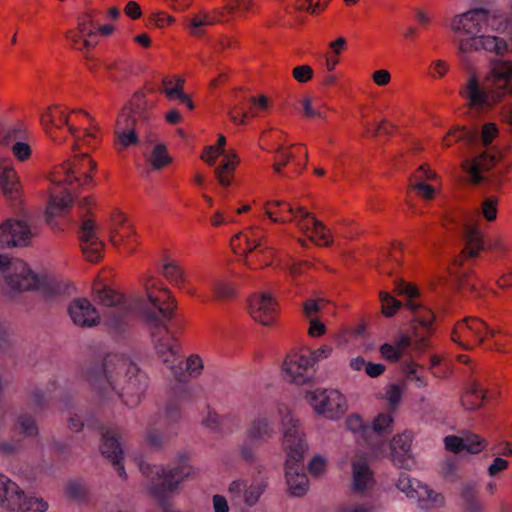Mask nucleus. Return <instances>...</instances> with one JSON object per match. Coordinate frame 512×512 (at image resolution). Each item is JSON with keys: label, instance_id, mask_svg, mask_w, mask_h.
I'll return each instance as SVG.
<instances>
[{"label": "nucleus", "instance_id": "1", "mask_svg": "<svg viewBox=\"0 0 512 512\" xmlns=\"http://www.w3.org/2000/svg\"><path fill=\"white\" fill-rule=\"evenodd\" d=\"M95 297L106 307L102 321L109 334L117 340L128 335L135 310L139 308L151 328L156 354L178 381H185L183 356L180 346L167 323L173 318L176 300L170 291L161 289L155 294L147 288L148 300H131L106 286L94 289Z\"/></svg>", "mask_w": 512, "mask_h": 512}, {"label": "nucleus", "instance_id": "2", "mask_svg": "<svg viewBox=\"0 0 512 512\" xmlns=\"http://www.w3.org/2000/svg\"><path fill=\"white\" fill-rule=\"evenodd\" d=\"M32 232L29 226L20 220L7 219L0 224V249L28 245ZM0 273L4 280L6 293L14 298L25 291L37 290L51 299L62 293V287L48 278H42L33 272L23 260L0 255Z\"/></svg>", "mask_w": 512, "mask_h": 512}, {"label": "nucleus", "instance_id": "3", "mask_svg": "<svg viewBox=\"0 0 512 512\" xmlns=\"http://www.w3.org/2000/svg\"><path fill=\"white\" fill-rule=\"evenodd\" d=\"M85 379L101 401L121 399L128 407L138 405L148 387L146 373L124 355H108L88 368Z\"/></svg>", "mask_w": 512, "mask_h": 512}, {"label": "nucleus", "instance_id": "4", "mask_svg": "<svg viewBox=\"0 0 512 512\" xmlns=\"http://www.w3.org/2000/svg\"><path fill=\"white\" fill-rule=\"evenodd\" d=\"M282 429V447L286 453L285 477L289 492L293 496L304 495L309 487V480L304 472L302 461L308 445L304 439L299 420L295 418L291 409L284 405H278Z\"/></svg>", "mask_w": 512, "mask_h": 512}, {"label": "nucleus", "instance_id": "5", "mask_svg": "<svg viewBox=\"0 0 512 512\" xmlns=\"http://www.w3.org/2000/svg\"><path fill=\"white\" fill-rule=\"evenodd\" d=\"M507 93L512 94V62L500 58L490 61L489 71L482 80L472 75L461 90L468 106L477 111L492 108Z\"/></svg>", "mask_w": 512, "mask_h": 512}, {"label": "nucleus", "instance_id": "6", "mask_svg": "<svg viewBox=\"0 0 512 512\" xmlns=\"http://www.w3.org/2000/svg\"><path fill=\"white\" fill-rule=\"evenodd\" d=\"M395 291L400 295L409 297L407 306L413 313V325L411 327L412 335L403 334L398 338L395 345L385 343L381 346V355L391 362L398 361L409 347H413L414 350L419 352L428 348L429 341L427 336L432 329L435 318L430 309L422 307L412 300L418 294L415 287L404 281H399L396 283Z\"/></svg>", "mask_w": 512, "mask_h": 512}, {"label": "nucleus", "instance_id": "7", "mask_svg": "<svg viewBox=\"0 0 512 512\" xmlns=\"http://www.w3.org/2000/svg\"><path fill=\"white\" fill-rule=\"evenodd\" d=\"M456 140L465 139L470 143L481 144L486 148L485 151L479 153L472 159H466L462 163L463 170L468 174L471 182L479 184L484 180L483 173L490 170L498 161L499 154L494 148L489 147L493 139L498 136V128L495 123L488 122L482 127L480 134L476 131L467 130L465 128L456 130L451 133ZM450 135L443 139L444 146H450Z\"/></svg>", "mask_w": 512, "mask_h": 512}, {"label": "nucleus", "instance_id": "8", "mask_svg": "<svg viewBox=\"0 0 512 512\" xmlns=\"http://www.w3.org/2000/svg\"><path fill=\"white\" fill-rule=\"evenodd\" d=\"M67 421L69 429L74 432H79L84 427L99 429L102 436V443L100 445L102 455L111 462L119 477H126V472L122 464L123 450L120 443L121 430L118 426L112 424L106 426L100 425L98 419L92 413L84 410L70 412Z\"/></svg>", "mask_w": 512, "mask_h": 512}, {"label": "nucleus", "instance_id": "9", "mask_svg": "<svg viewBox=\"0 0 512 512\" xmlns=\"http://www.w3.org/2000/svg\"><path fill=\"white\" fill-rule=\"evenodd\" d=\"M0 507L11 512H46L49 505L43 498L27 497L17 483L0 474Z\"/></svg>", "mask_w": 512, "mask_h": 512}, {"label": "nucleus", "instance_id": "10", "mask_svg": "<svg viewBox=\"0 0 512 512\" xmlns=\"http://www.w3.org/2000/svg\"><path fill=\"white\" fill-rule=\"evenodd\" d=\"M498 329L489 327L482 319L467 317L456 323L452 332V340L465 349L479 344H486L488 337H495Z\"/></svg>", "mask_w": 512, "mask_h": 512}, {"label": "nucleus", "instance_id": "11", "mask_svg": "<svg viewBox=\"0 0 512 512\" xmlns=\"http://www.w3.org/2000/svg\"><path fill=\"white\" fill-rule=\"evenodd\" d=\"M231 3L223 9H215L213 13L206 10H200L187 17L185 20V29L193 37H202L206 33V28L220 22V17L224 11L229 14L236 10L246 11L251 6V0H230Z\"/></svg>", "mask_w": 512, "mask_h": 512}, {"label": "nucleus", "instance_id": "12", "mask_svg": "<svg viewBox=\"0 0 512 512\" xmlns=\"http://www.w3.org/2000/svg\"><path fill=\"white\" fill-rule=\"evenodd\" d=\"M305 399L316 413L328 419L339 418L347 409L345 397L335 389L307 391Z\"/></svg>", "mask_w": 512, "mask_h": 512}, {"label": "nucleus", "instance_id": "13", "mask_svg": "<svg viewBox=\"0 0 512 512\" xmlns=\"http://www.w3.org/2000/svg\"><path fill=\"white\" fill-rule=\"evenodd\" d=\"M489 12L483 8L469 10L456 15L451 21V28L461 36L457 39H470L480 37L485 33L488 25Z\"/></svg>", "mask_w": 512, "mask_h": 512}, {"label": "nucleus", "instance_id": "14", "mask_svg": "<svg viewBox=\"0 0 512 512\" xmlns=\"http://www.w3.org/2000/svg\"><path fill=\"white\" fill-rule=\"evenodd\" d=\"M311 369L312 361L304 350L289 353L282 364L284 379L296 385L306 384L312 379Z\"/></svg>", "mask_w": 512, "mask_h": 512}, {"label": "nucleus", "instance_id": "15", "mask_svg": "<svg viewBox=\"0 0 512 512\" xmlns=\"http://www.w3.org/2000/svg\"><path fill=\"white\" fill-rule=\"evenodd\" d=\"M459 222L462 228L464 247L460 255L455 258L454 265L461 268L464 262L478 257L479 253L485 249V243L482 233L476 225L471 223L468 216H463Z\"/></svg>", "mask_w": 512, "mask_h": 512}, {"label": "nucleus", "instance_id": "16", "mask_svg": "<svg viewBox=\"0 0 512 512\" xmlns=\"http://www.w3.org/2000/svg\"><path fill=\"white\" fill-rule=\"evenodd\" d=\"M287 212L292 215V219L296 225L303 231H311L310 239L318 245L328 246L332 242L329 235L326 233L325 225L312 217L303 207L299 206L296 209L287 205Z\"/></svg>", "mask_w": 512, "mask_h": 512}, {"label": "nucleus", "instance_id": "17", "mask_svg": "<svg viewBox=\"0 0 512 512\" xmlns=\"http://www.w3.org/2000/svg\"><path fill=\"white\" fill-rule=\"evenodd\" d=\"M480 49L487 52H494L497 55H503L507 50V43L502 38L485 35V33H482L480 37L458 40V53L462 61H466V55L468 53Z\"/></svg>", "mask_w": 512, "mask_h": 512}, {"label": "nucleus", "instance_id": "18", "mask_svg": "<svg viewBox=\"0 0 512 512\" xmlns=\"http://www.w3.org/2000/svg\"><path fill=\"white\" fill-rule=\"evenodd\" d=\"M95 168L96 163L89 158L88 154L84 153L76 156L73 161H67L60 166V170L65 176L63 183L78 182L82 186L86 185L92 180L89 171ZM59 183H62V181H59Z\"/></svg>", "mask_w": 512, "mask_h": 512}, {"label": "nucleus", "instance_id": "19", "mask_svg": "<svg viewBox=\"0 0 512 512\" xmlns=\"http://www.w3.org/2000/svg\"><path fill=\"white\" fill-rule=\"evenodd\" d=\"M81 249L90 262H97L102 258L104 243L96 234V224L92 219H85L78 231Z\"/></svg>", "mask_w": 512, "mask_h": 512}, {"label": "nucleus", "instance_id": "20", "mask_svg": "<svg viewBox=\"0 0 512 512\" xmlns=\"http://www.w3.org/2000/svg\"><path fill=\"white\" fill-rule=\"evenodd\" d=\"M72 322L79 327H93L100 323V315L92 303L85 298H76L68 306Z\"/></svg>", "mask_w": 512, "mask_h": 512}, {"label": "nucleus", "instance_id": "21", "mask_svg": "<svg viewBox=\"0 0 512 512\" xmlns=\"http://www.w3.org/2000/svg\"><path fill=\"white\" fill-rule=\"evenodd\" d=\"M411 436L403 433L396 435L390 442V459L392 463L402 469L409 470L414 465L411 453Z\"/></svg>", "mask_w": 512, "mask_h": 512}, {"label": "nucleus", "instance_id": "22", "mask_svg": "<svg viewBox=\"0 0 512 512\" xmlns=\"http://www.w3.org/2000/svg\"><path fill=\"white\" fill-rule=\"evenodd\" d=\"M249 310L255 321L270 325L276 313V302L269 293L263 292L250 299Z\"/></svg>", "mask_w": 512, "mask_h": 512}, {"label": "nucleus", "instance_id": "23", "mask_svg": "<svg viewBox=\"0 0 512 512\" xmlns=\"http://www.w3.org/2000/svg\"><path fill=\"white\" fill-rule=\"evenodd\" d=\"M266 488V482L263 479H256L248 485L245 480L233 481L230 484L229 492L235 497H243V501L248 506L255 505Z\"/></svg>", "mask_w": 512, "mask_h": 512}, {"label": "nucleus", "instance_id": "24", "mask_svg": "<svg viewBox=\"0 0 512 512\" xmlns=\"http://www.w3.org/2000/svg\"><path fill=\"white\" fill-rule=\"evenodd\" d=\"M135 123V118L130 111L124 109L119 114L115 128L117 146L127 148L138 143V137L134 129Z\"/></svg>", "mask_w": 512, "mask_h": 512}, {"label": "nucleus", "instance_id": "25", "mask_svg": "<svg viewBox=\"0 0 512 512\" xmlns=\"http://www.w3.org/2000/svg\"><path fill=\"white\" fill-rule=\"evenodd\" d=\"M276 434L273 420L267 414L257 415L250 423L246 435L248 439L256 444L268 442Z\"/></svg>", "mask_w": 512, "mask_h": 512}, {"label": "nucleus", "instance_id": "26", "mask_svg": "<svg viewBox=\"0 0 512 512\" xmlns=\"http://www.w3.org/2000/svg\"><path fill=\"white\" fill-rule=\"evenodd\" d=\"M57 391L62 396V386L57 379L50 380L45 387L34 386L28 393V405L34 412L42 411Z\"/></svg>", "mask_w": 512, "mask_h": 512}, {"label": "nucleus", "instance_id": "27", "mask_svg": "<svg viewBox=\"0 0 512 512\" xmlns=\"http://www.w3.org/2000/svg\"><path fill=\"white\" fill-rule=\"evenodd\" d=\"M202 424L217 433H231L240 427V419L233 414L220 416L208 407L207 413L202 419Z\"/></svg>", "mask_w": 512, "mask_h": 512}, {"label": "nucleus", "instance_id": "28", "mask_svg": "<svg viewBox=\"0 0 512 512\" xmlns=\"http://www.w3.org/2000/svg\"><path fill=\"white\" fill-rule=\"evenodd\" d=\"M352 478V491L354 493H364L368 491L374 483L372 471L363 459L353 461Z\"/></svg>", "mask_w": 512, "mask_h": 512}, {"label": "nucleus", "instance_id": "29", "mask_svg": "<svg viewBox=\"0 0 512 512\" xmlns=\"http://www.w3.org/2000/svg\"><path fill=\"white\" fill-rule=\"evenodd\" d=\"M41 123L44 126L46 132L52 137V128H61L64 125H68V130L71 135L75 138L77 144H79L82 140L78 136V129L69 125L68 117L64 115L63 111L58 107H54L49 109L46 113L41 116Z\"/></svg>", "mask_w": 512, "mask_h": 512}, {"label": "nucleus", "instance_id": "30", "mask_svg": "<svg viewBox=\"0 0 512 512\" xmlns=\"http://www.w3.org/2000/svg\"><path fill=\"white\" fill-rule=\"evenodd\" d=\"M371 430L369 433L370 437V447L374 451H380L381 448L379 446V441L381 437L388 435L392 432L393 427V418L390 414L381 413L379 414L373 421L372 425H370Z\"/></svg>", "mask_w": 512, "mask_h": 512}, {"label": "nucleus", "instance_id": "31", "mask_svg": "<svg viewBox=\"0 0 512 512\" xmlns=\"http://www.w3.org/2000/svg\"><path fill=\"white\" fill-rule=\"evenodd\" d=\"M184 83L185 81L181 77H176L175 82L170 78H164L161 91L169 100L177 99L188 109L192 110L195 106L190 97L184 93Z\"/></svg>", "mask_w": 512, "mask_h": 512}, {"label": "nucleus", "instance_id": "32", "mask_svg": "<svg viewBox=\"0 0 512 512\" xmlns=\"http://www.w3.org/2000/svg\"><path fill=\"white\" fill-rule=\"evenodd\" d=\"M486 394L487 389L484 387V382L480 379H473L461 398V404L467 410L477 409L482 405Z\"/></svg>", "mask_w": 512, "mask_h": 512}, {"label": "nucleus", "instance_id": "33", "mask_svg": "<svg viewBox=\"0 0 512 512\" xmlns=\"http://www.w3.org/2000/svg\"><path fill=\"white\" fill-rule=\"evenodd\" d=\"M415 493L411 494V499L417 500L419 506L423 509L440 507L444 503V497L431 490L427 485L419 482Z\"/></svg>", "mask_w": 512, "mask_h": 512}, {"label": "nucleus", "instance_id": "34", "mask_svg": "<svg viewBox=\"0 0 512 512\" xmlns=\"http://www.w3.org/2000/svg\"><path fill=\"white\" fill-rule=\"evenodd\" d=\"M0 188L6 198L10 200L18 199L19 181L13 168L6 167L0 172Z\"/></svg>", "mask_w": 512, "mask_h": 512}, {"label": "nucleus", "instance_id": "35", "mask_svg": "<svg viewBox=\"0 0 512 512\" xmlns=\"http://www.w3.org/2000/svg\"><path fill=\"white\" fill-rule=\"evenodd\" d=\"M174 435H176V431H172L165 426H160L157 421L148 427L146 431V441L149 446L160 448Z\"/></svg>", "mask_w": 512, "mask_h": 512}, {"label": "nucleus", "instance_id": "36", "mask_svg": "<svg viewBox=\"0 0 512 512\" xmlns=\"http://www.w3.org/2000/svg\"><path fill=\"white\" fill-rule=\"evenodd\" d=\"M73 201L74 199L69 192H65L62 195L52 196L46 210L47 223L51 224L53 217L66 212L72 206Z\"/></svg>", "mask_w": 512, "mask_h": 512}, {"label": "nucleus", "instance_id": "37", "mask_svg": "<svg viewBox=\"0 0 512 512\" xmlns=\"http://www.w3.org/2000/svg\"><path fill=\"white\" fill-rule=\"evenodd\" d=\"M181 419V408L179 401L176 399H170L164 409L162 415H160L158 422L160 426H165L168 429L174 430V425Z\"/></svg>", "mask_w": 512, "mask_h": 512}, {"label": "nucleus", "instance_id": "38", "mask_svg": "<svg viewBox=\"0 0 512 512\" xmlns=\"http://www.w3.org/2000/svg\"><path fill=\"white\" fill-rule=\"evenodd\" d=\"M238 158L235 154L225 155L221 164L215 169V175L222 186L228 187L231 184L229 175L233 174Z\"/></svg>", "mask_w": 512, "mask_h": 512}, {"label": "nucleus", "instance_id": "39", "mask_svg": "<svg viewBox=\"0 0 512 512\" xmlns=\"http://www.w3.org/2000/svg\"><path fill=\"white\" fill-rule=\"evenodd\" d=\"M461 499L466 512H483V505L477 498L475 485L468 483L461 489Z\"/></svg>", "mask_w": 512, "mask_h": 512}, {"label": "nucleus", "instance_id": "40", "mask_svg": "<svg viewBox=\"0 0 512 512\" xmlns=\"http://www.w3.org/2000/svg\"><path fill=\"white\" fill-rule=\"evenodd\" d=\"M162 275L173 285L182 287L185 283L183 270L173 261L164 263Z\"/></svg>", "mask_w": 512, "mask_h": 512}, {"label": "nucleus", "instance_id": "41", "mask_svg": "<svg viewBox=\"0 0 512 512\" xmlns=\"http://www.w3.org/2000/svg\"><path fill=\"white\" fill-rule=\"evenodd\" d=\"M149 162L154 170H160L171 162V157L163 144H157L153 148Z\"/></svg>", "mask_w": 512, "mask_h": 512}, {"label": "nucleus", "instance_id": "42", "mask_svg": "<svg viewBox=\"0 0 512 512\" xmlns=\"http://www.w3.org/2000/svg\"><path fill=\"white\" fill-rule=\"evenodd\" d=\"M274 160V171L278 174H282L283 167L286 166L290 161L296 160V154L293 151H290L289 148H286L283 145H279L275 150Z\"/></svg>", "mask_w": 512, "mask_h": 512}, {"label": "nucleus", "instance_id": "43", "mask_svg": "<svg viewBox=\"0 0 512 512\" xmlns=\"http://www.w3.org/2000/svg\"><path fill=\"white\" fill-rule=\"evenodd\" d=\"M17 428L26 437H34L38 434V427L34 417L26 412L18 416Z\"/></svg>", "mask_w": 512, "mask_h": 512}, {"label": "nucleus", "instance_id": "44", "mask_svg": "<svg viewBox=\"0 0 512 512\" xmlns=\"http://www.w3.org/2000/svg\"><path fill=\"white\" fill-rule=\"evenodd\" d=\"M347 428L352 432H359L365 442L370 446L369 433L371 427L369 424L364 423L359 415H351L346 420Z\"/></svg>", "mask_w": 512, "mask_h": 512}, {"label": "nucleus", "instance_id": "45", "mask_svg": "<svg viewBox=\"0 0 512 512\" xmlns=\"http://www.w3.org/2000/svg\"><path fill=\"white\" fill-rule=\"evenodd\" d=\"M94 27L93 12H86L78 17L77 30L80 34L87 37H94L96 35Z\"/></svg>", "mask_w": 512, "mask_h": 512}, {"label": "nucleus", "instance_id": "46", "mask_svg": "<svg viewBox=\"0 0 512 512\" xmlns=\"http://www.w3.org/2000/svg\"><path fill=\"white\" fill-rule=\"evenodd\" d=\"M202 370V359L196 354L190 355L187 358L186 363L184 365L185 379L187 378V375L190 377H198L201 374Z\"/></svg>", "mask_w": 512, "mask_h": 512}, {"label": "nucleus", "instance_id": "47", "mask_svg": "<svg viewBox=\"0 0 512 512\" xmlns=\"http://www.w3.org/2000/svg\"><path fill=\"white\" fill-rule=\"evenodd\" d=\"M212 288L214 295L217 299L231 298L234 295L235 291L232 283L222 279L214 281Z\"/></svg>", "mask_w": 512, "mask_h": 512}, {"label": "nucleus", "instance_id": "48", "mask_svg": "<svg viewBox=\"0 0 512 512\" xmlns=\"http://www.w3.org/2000/svg\"><path fill=\"white\" fill-rule=\"evenodd\" d=\"M420 481L416 479H412L408 474L401 473L398 481H397V488L406 494L408 498H411V494L415 493L418 484Z\"/></svg>", "mask_w": 512, "mask_h": 512}, {"label": "nucleus", "instance_id": "49", "mask_svg": "<svg viewBox=\"0 0 512 512\" xmlns=\"http://www.w3.org/2000/svg\"><path fill=\"white\" fill-rule=\"evenodd\" d=\"M380 300L382 303V312L388 317L394 315L401 306V302L387 292L380 293Z\"/></svg>", "mask_w": 512, "mask_h": 512}, {"label": "nucleus", "instance_id": "50", "mask_svg": "<svg viewBox=\"0 0 512 512\" xmlns=\"http://www.w3.org/2000/svg\"><path fill=\"white\" fill-rule=\"evenodd\" d=\"M464 450L471 454H477L481 452L487 445V442L480 438L478 435L470 434L464 437Z\"/></svg>", "mask_w": 512, "mask_h": 512}, {"label": "nucleus", "instance_id": "51", "mask_svg": "<svg viewBox=\"0 0 512 512\" xmlns=\"http://www.w3.org/2000/svg\"><path fill=\"white\" fill-rule=\"evenodd\" d=\"M510 340L509 336L502 335L501 331L498 330V333L495 337H488L486 340V346L489 350H495L498 352L506 353L507 350V342Z\"/></svg>", "mask_w": 512, "mask_h": 512}, {"label": "nucleus", "instance_id": "52", "mask_svg": "<svg viewBox=\"0 0 512 512\" xmlns=\"http://www.w3.org/2000/svg\"><path fill=\"white\" fill-rule=\"evenodd\" d=\"M127 229V232L120 233L117 229L112 228L110 230V242L114 246H117L120 243L130 245V243L133 241L135 231L132 229V227H127Z\"/></svg>", "mask_w": 512, "mask_h": 512}, {"label": "nucleus", "instance_id": "53", "mask_svg": "<svg viewBox=\"0 0 512 512\" xmlns=\"http://www.w3.org/2000/svg\"><path fill=\"white\" fill-rule=\"evenodd\" d=\"M403 371L406 373L409 380L415 382L418 388H424L427 386V379L417 373V366L414 363L404 364Z\"/></svg>", "mask_w": 512, "mask_h": 512}, {"label": "nucleus", "instance_id": "54", "mask_svg": "<svg viewBox=\"0 0 512 512\" xmlns=\"http://www.w3.org/2000/svg\"><path fill=\"white\" fill-rule=\"evenodd\" d=\"M481 212L487 221H493L497 217V199L494 197L486 198L481 205Z\"/></svg>", "mask_w": 512, "mask_h": 512}, {"label": "nucleus", "instance_id": "55", "mask_svg": "<svg viewBox=\"0 0 512 512\" xmlns=\"http://www.w3.org/2000/svg\"><path fill=\"white\" fill-rule=\"evenodd\" d=\"M259 229H251V235L244 234L243 237L245 238L246 242V248L245 251L248 253L262 247V239L264 238L263 235L259 234Z\"/></svg>", "mask_w": 512, "mask_h": 512}, {"label": "nucleus", "instance_id": "56", "mask_svg": "<svg viewBox=\"0 0 512 512\" xmlns=\"http://www.w3.org/2000/svg\"><path fill=\"white\" fill-rule=\"evenodd\" d=\"M242 100L229 111V117L235 124H244L250 113L242 107Z\"/></svg>", "mask_w": 512, "mask_h": 512}, {"label": "nucleus", "instance_id": "57", "mask_svg": "<svg viewBox=\"0 0 512 512\" xmlns=\"http://www.w3.org/2000/svg\"><path fill=\"white\" fill-rule=\"evenodd\" d=\"M13 155L20 161L27 160L31 155V148L27 143L17 140L11 147Z\"/></svg>", "mask_w": 512, "mask_h": 512}, {"label": "nucleus", "instance_id": "58", "mask_svg": "<svg viewBox=\"0 0 512 512\" xmlns=\"http://www.w3.org/2000/svg\"><path fill=\"white\" fill-rule=\"evenodd\" d=\"M293 77L299 83H306L313 77V69L309 65L297 66L293 69Z\"/></svg>", "mask_w": 512, "mask_h": 512}, {"label": "nucleus", "instance_id": "59", "mask_svg": "<svg viewBox=\"0 0 512 512\" xmlns=\"http://www.w3.org/2000/svg\"><path fill=\"white\" fill-rule=\"evenodd\" d=\"M374 505L371 502L348 503L340 507L339 512H373Z\"/></svg>", "mask_w": 512, "mask_h": 512}, {"label": "nucleus", "instance_id": "60", "mask_svg": "<svg viewBox=\"0 0 512 512\" xmlns=\"http://www.w3.org/2000/svg\"><path fill=\"white\" fill-rule=\"evenodd\" d=\"M445 448L451 452L459 453L461 451H464V438L449 435L446 436L444 439Z\"/></svg>", "mask_w": 512, "mask_h": 512}, {"label": "nucleus", "instance_id": "61", "mask_svg": "<svg viewBox=\"0 0 512 512\" xmlns=\"http://www.w3.org/2000/svg\"><path fill=\"white\" fill-rule=\"evenodd\" d=\"M304 352L308 355V357L312 361V366H313L316 362L328 358L331 355L332 348L329 346H322L321 348H319L317 350L312 351V350L306 349V350H304Z\"/></svg>", "mask_w": 512, "mask_h": 512}, {"label": "nucleus", "instance_id": "62", "mask_svg": "<svg viewBox=\"0 0 512 512\" xmlns=\"http://www.w3.org/2000/svg\"><path fill=\"white\" fill-rule=\"evenodd\" d=\"M302 106H303L304 115L306 117L321 118V119L325 118L324 112L320 108L314 107L309 98L303 99Z\"/></svg>", "mask_w": 512, "mask_h": 512}, {"label": "nucleus", "instance_id": "63", "mask_svg": "<svg viewBox=\"0 0 512 512\" xmlns=\"http://www.w3.org/2000/svg\"><path fill=\"white\" fill-rule=\"evenodd\" d=\"M67 493L75 500H82L85 497L86 491L83 484L77 481H71L67 485Z\"/></svg>", "mask_w": 512, "mask_h": 512}, {"label": "nucleus", "instance_id": "64", "mask_svg": "<svg viewBox=\"0 0 512 512\" xmlns=\"http://www.w3.org/2000/svg\"><path fill=\"white\" fill-rule=\"evenodd\" d=\"M326 468V460L321 456H315L308 464V470L313 476L321 475Z\"/></svg>", "mask_w": 512, "mask_h": 512}]
</instances>
